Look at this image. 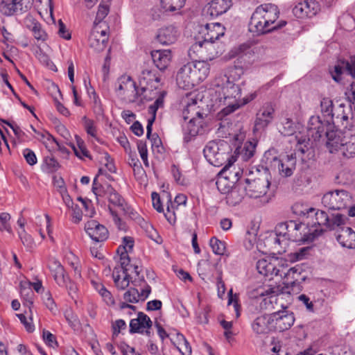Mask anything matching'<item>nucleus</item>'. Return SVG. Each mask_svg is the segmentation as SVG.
I'll return each instance as SVG.
<instances>
[{
  "label": "nucleus",
  "mask_w": 355,
  "mask_h": 355,
  "mask_svg": "<svg viewBox=\"0 0 355 355\" xmlns=\"http://www.w3.org/2000/svg\"><path fill=\"white\" fill-rule=\"evenodd\" d=\"M294 214L304 217L303 223L307 227H316L320 229L314 230L315 236L320 235L322 232L327 230H335L336 227L345 225V217L343 214H332L331 216L324 211L316 210L313 207H304L302 205L296 203L293 207Z\"/></svg>",
  "instance_id": "f257e3e1"
},
{
  "label": "nucleus",
  "mask_w": 355,
  "mask_h": 355,
  "mask_svg": "<svg viewBox=\"0 0 355 355\" xmlns=\"http://www.w3.org/2000/svg\"><path fill=\"white\" fill-rule=\"evenodd\" d=\"M279 14L278 8L274 4L258 6L251 16L249 31L256 35H261L283 28L286 21H277Z\"/></svg>",
  "instance_id": "f03ea898"
},
{
  "label": "nucleus",
  "mask_w": 355,
  "mask_h": 355,
  "mask_svg": "<svg viewBox=\"0 0 355 355\" xmlns=\"http://www.w3.org/2000/svg\"><path fill=\"white\" fill-rule=\"evenodd\" d=\"M311 121H315L318 125L315 127L309 126L306 132H295V125L293 121L288 118H284L281 122L279 132L284 136H292L294 133L295 136L290 139L291 143H295V150L300 153L301 155H304L308 153L311 148V139L309 136L311 135L314 140L322 137L324 132V128L322 125L318 118L312 117Z\"/></svg>",
  "instance_id": "7ed1b4c3"
},
{
  "label": "nucleus",
  "mask_w": 355,
  "mask_h": 355,
  "mask_svg": "<svg viewBox=\"0 0 355 355\" xmlns=\"http://www.w3.org/2000/svg\"><path fill=\"white\" fill-rule=\"evenodd\" d=\"M209 64L205 60L188 62L178 71L177 84L183 89H190L209 76Z\"/></svg>",
  "instance_id": "20e7f679"
},
{
  "label": "nucleus",
  "mask_w": 355,
  "mask_h": 355,
  "mask_svg": "<svg viewBox=\"0 0 355 355\" xmlns=\"http://www.w3.org/2000/svg\"><path fill=\"white\" fill-rule=\"evenodd\" d=\"M325 134L327 138L326 146L329 153H338L346 158L355 156V133L351 130L345 131L342 138L334 130L327 131Z\"/></svg>",
  "instance_id": "39448f33"
},
{
  "label": "nucleus",
  "mask_w": 355,
  "mask_h": 355,
  "mask_svg": "<svg viewBox=\"0 0 355 355\" xmlns=\"http://www.w3.org/2000/svg\"><path fill=\"white\" fill-rule=\"evenodd\" d=\"M236 70L237 69L235 67L230 71V75L220 74L214 81V85L220 88V98H223L224 104L226 106L229 102L238 101L241 95V88L235 83L236 80L239 79V76L236 78L233 75Z\"/></svg>",
  "instance_id": "423d86ee"
},
{
  "label": "nucleus",
  "mask_w": 355,
  "mask_h": 355,
  "mask_svg": "<svg viewBox=\"0 0 355 355\" xmlns=\"http://www.w3.org/2000/svg\"><path fill=\"white\" fill-rule=\"evenodd\" d=\"M98 178V175L94 178L92 184V191L97 201L98 202L100 197H106L110 205L127 213L126 204L123 198L107 182H99Z\"/></svg>",
  "instance_id": "0eeeda50"
},
{
  "label": "nucleus",
  "mask_w": 355,
  "mask_h": 355,
  "mask_svg": "<svg viewBox=\"0 0 355 355\" xmlns=\"http://www.w3.org/2000/svg\"><path fill=\"white\" fill-rule=\"evenodd\" d=\"M229 148L228 144L224 141H211L205 147L203 153L210 164L220 166L229 159Z\"/></svg>",
  "instance_id": "6e6552de"
},
{
  "label": "nucleus",
  "mask_w": 355,
  "mask_h": 355,
  "mask_svg": "<svg viewBox=\"0 0 355 355\" xmlns=\"http://www.w3.org/2000/svg\"><path fill=\"white\" fill-rule=\"evenodd\" d=\"M116 89L117 95L125 102L132 103L137 101L144 94L137 87L136 83L129 76H122L118 79Z\"/></svg>",
  "instance_id": "1a4fd4ad"
},
{
  "label": "nucleus",
  "mask_w": 355,
  "mask_h": 355,
  "mask_svg": "<svg viewBox=\"0 0 355 355\" xmlns=\"http://www.w3.org/2000/svg\"><path fill=\"white\" fill-rule=\"evenodd\" d=\"M352 197L343 189L326 193L322 198V204L329 209H343L350 205Z\"/></svg>",
  "instance_id": "9d476101"
},
{
  "label": "nucleus",
  "mask_w": 355,
  "mask_h": 355,
  "mask_svg": "<svg viewBox=\"0 0 355 355\" xmlns=\"http://www.w3.org/2000/svg\"><path fill=\"white\" fill-rule=\"evenodd\" d=\"M189 55L191 53L196 54L202 60H212L221 54L218 44L214 41L198 40L191 45L189 49Z\"/></svg>",
  "instance_id": "9b49d317"
},
{
  "label": "nucleus",
  "mask_w": 355,
  "mask_h": 355,
  "mask_svg": "<svg viewBox=\"0 0 355 355\" xmlns=\"http://www.w3.org/2000/svg\"><path fill=\"white\" fill-rule=\"evenodd\" d=\"M132 284L135 287H140L141 291L139 292L135 287L130 288L123 294L124 300L133 304L145 301L151 292V287L146 283L144 277L143 276L135 277L132 281Z\"/></svg>",
  "instance_id": "f8f14e48"
},
{
  "label": "nucleus",
  "mask_w": 355,
  "mask_h": 355,
  "mask_svg": "<svg viewBox=\"0 0 355 355\" xmlns=\"http://www.w3.org/2000/svg\"><path fill=\"white\" fill-rule=\"evenodd\" d=\"M216 186L218 191L222 193H227L225 197L226 202L230 206H236L239 204L246 195L244 189V184L241 182L238 183L234 188L225 185V181L219 179L216 182Z\"/></svg>",
  "instance_id": "ddd939ff"
},
{
  "label": "nucleus",
  "mask_w": 355,
  "mask_h": 355,
  "mask_svg": "<svg viewBox=\"0 0 355 355\" xmlns=\"http://www.w3.org/2000/svg\"><path fill=\"white\" fill-rule=\"evenodd\" d=\"M270 182L266 177H259L254 180H245L244 189L250 198H258L266 194Z\"/></svg>",
  "instance_id": "4468645a"
},
{
  "label": "nucleus",
  "mask_w": 355,
  "mask_h": 355,
  "mask_svg": "<svg viewBox=\"0 0 355 355\" xmlns=\"http://www.w3.org/2000/svg\"><path fill=\"white\" fill-rule=\"evenodd\" d=\"M33 0H1L0 11L5 16L21 14L29 10Z\"/></svg>",
  "instance_id": "2eb2a0df"
},
{
  "label": "nucleus",
  "mask_w": 355,
  "mask_h": 355,
  "mask_svg": "<svg viewBox=\"0 0 355 355\" xmlns=\"http://www.w3.org/2000/svg\"><path fill=\"white\" fill-rule=\"evenodd\" d=\"M160 81L159 76H157V71L148 69L142 71L139 77V84L141 85V92L144 94L141 100L150 101L151 97H148L147 92L153 91L158 87Z\"/></svg>",
  "instance_id": "dca6fc26"
},
{
  "label": "nucleus",
  "mask_w": 355,
  "mask_h": 355,
  "mask_svg": "<svg viewBox=\"0 0 355 355\" xmlns=\"http://www.w3.org/2000/svg\"><path fill=\"white\" fill-rule=\"evenodd\" d=\"M274 115L275 109L272 104L269 103L264 104L256 114L254 132L264 130L272 121Z\"/></svg>",
  "instance_id": "f3484780"
},
{
  "label": "nucleus",
  "mask_w": 355,
  "mask_h": 355,
  "mask_svg": "<svg viewBox=\"0 0 355 355\" xmlns=\"http://www.w3.org/2000/svg\"><path fill=\"white\" fill-rule=\"evenodd\" d=\"M322 0H304L293 8L294 15L298 18L312 17L321 10Z\"/></svg>",
  "instance_id": "a211bd4d"
},
{
  "label": "nucleus",
  "mask_w": 355,
  "mask_h": 355,
  "mask_svg": "<svg viewBox=\"0 0 355 355\" xmlns=\"http://www.w3.org/2000/svg\"><path fill=\"white\" fill-rule=\"evenodd\" d=\"M303 225V223H297L294 220L282 223L276 228V232H279V234L282 235L284 240L296 242L300 241L302 237L299 230Z\"/></svg>",
  "instance_id": "6ab92c4d"
},
{
  "label": "nucleus",
  "mask_w": 355,
  "mask_h": 355,
  "mask_svg": "<svg viewBox=\"0 0 355 355\" xmlns=\"http://www.w3.org/2000/svg\"><path fill=\"white\" fill-rule=\"evenodd\" d=\"M296 150L291 155H287L282 158L274 157L272 166L277 168L279 174L283 177H290L293 173L296 166Z\"/></svg>",
  "instance_id": "aec40b11"
},
{
  "label": "nucleus",
  "mask_w": 355,
  "mask_h": 355,
  "mask_svg": "<svg viewBox=\"0 0 355 355\" xmlns=\"http://www.w3.org/2000/svg\"><path fill=\"white\" fill-rule=\"evenodd\" d=\"M108 35L106 30H101L96 25L91 31L88 38L89 46L96 52L103 51L107 46Z\"/></svg>",
  "instance_id": "412c9836"
},
{
  "label": "nucleus",
  "mask_w": 355,
  "mask_h": 355,
  "mask_svg": "<svg viewBox=\"0 0 355 355\" xmlns=\"http://www.w3.org/2000/svg\"><path fill=\"white\" fill-rule=\"evenodd\" d=\"M153 322L150 318L143 312H139L137 318H133L130 322V334H145L150 337L151 336L150 329Z\"/></svg>",
  "instance_id": "4be33fe9"
},
{
  "label": "nucleus",
  "mask_w": 355,
  "mask_h": 355,
  "mask_svg": "<svg viewBox=\"0 0 355 355\" xmlns=\"http://www.w3.org/2000/svg\"><path fill=\"white\" fill-rule=\"evenodd\" d=\"M271 317L272 318L273 330L279 332L290 329L295 322L293 313L285 311L274 313Z\"/></svg>",
  "instance_id": "5701e85b"
},
{
  "label": "nucleus",
  "mask_w": 355,
  "mask_h": 355,
  "mask_svg": "<svg viewBox=\"0 0 355 355\" xmlns=\"http://www.w3.org/2000/svg\"><path fill=\"white\" fill-rule=\"evenodd\" d=\"M85 230L91 239L96 242L104 241L109 236L107 229L95 220H89L85 225Z\"/></svg>",
  "instance_id": "b1692460"
},
{
  "label": "nucleus",
  "mask_w": 355,
  "mask_h": 355,
  "mask_svg": "<svg viewBox=\"0 0 355 355\" xmlns=\"http://www.w3.org/2000/svg\"><path fill=\"white\" fill-rule=\"evenodd\" d=\"M225 27L220 23L213 22L207 24L202 27L199 34L202 40L214 41L218 40L225 34Z\"/></svg>",
  "instance_id": "393cba45"
},
{
  "label": "nucleus",
  "mask_w": 355,
  "mask_h": 355,
  "mask_svg": "<svg viewBox=\"0 0 355 355\" xmlns=\"http://www.w3.org/2000/svg\"><path fill=\"white\" fill-rule=\"evenodd\" d=\"M336 231V240L343 246L349 249H355V232L349 227L342 225Z\"/></svg>",
  "instance_id": "a878e982"
},
{
  "label": "nucleus",
  "mask_w": 355,
  "mask_h": 355,
  "mask_svg": "<svg viewBox=\"0 0 355 355\" xmlns=\"http://www.w3.org/2000/svg\"><path fill=\"white\" fill-rule=\"evenodd\" d=\"M232 6L231 0H211L205 10V15L218 17L226 12Z\"/></svg>",
  "instance_id": "bb28decb"
},
{
  "label": "nucleus",
  "mask_w": 355,
  "mask_h": 355,
  "mask_svg": "<svg viewBox=\"0 0 355 355\" xmlns=\"http://www.w3.org/2000/svg\"><path fill=\"white\" fill-rule=\"evenodd\" d=\"M48 267L58 286L66 284V281H69V276L58 260L50 259Z\"/></svg>",
  "instance_id": "cd10ccee"
},
{
  "label": "nucleus",
  "mask_w": 355,
  "mask_h": 355,
  "mask_svg": "<svg viewBox=\"0 0 355 355\" xmlns=\"http://www.w3.org/2000/svg\"><path fill=\"white\" fill-rule=\"evenodd\" d=\"M252 327L257 334H266L273 330L271 315H263L257 317L252 322Z\"/></svg>",
  "instance_id": "c85d7f7f"
},
{
  "label": "nucleus",
  "mask_w": 355,
  "mask_h": 355,
  "mask_svg": "<svg viewBox=\"0 0 355 355\" xmlns=\"http://www.w3.org/2000/svg\"><path fill=\"white\" fill-rule=\"evenodd\" d=\"M151 57L155 66L160 70H165L169 65L172 54L170 50H155L151 52Z\"/></svg>",
  "instance_id": "c756f323"
},
{
  "label": "nucleus",
  "mask_w": 355,
  "mask_h": 355,
  "mask_svg": "<svg viewBox=\"0 0 355 355\" xmlns=\"http://www.w3.org/2000/svg\"><path fill=\"white\" fill-rule=\"evenodd\" d=\"M178 35V31L175 27L168 26L159 29L157 40L162 44L169 45L177 40Z\"/></svg>",
  "instance_id": "7c9ffc66"
},
{
  "label": "nucleus",
  "mask_w": 355,
  "mask_h": 355,
  "mask_svg": "<svg viewBox=\"0 0 355 355\" xmlns=\"http://www.w3.org/2000/svg\"><path fill=\"white\" fill-rule=\"evenodd\" d=\"M112 278L116 287L120 290H125L130 282V275L125 272L121 268H114L112 272Z\"/></svg>",
  "instance_id": "2f4dec72"
},
{
  "label": "nucleus",
  "mask_w": 355,
  "mask_h": 355,
  "mask_svg": "<svg viewBox=\"0 0 355 355\" xmlns=\"http://www.w3.org/2000/svg\"><path fill=\"white\" fill-rule=\"evenodd\" d=\"M257 96V92H254L248 94L243 98H239L238 101L229 102L227 103V106H225L223 109H222L221 113L224 116L228 115L239 109L241 106L249 103L254 98H256Z\"/></svg>",
  "instance_id": "473e14b6"
},
{
  "label": "nucleus",
  "mask_w": 355,
  "mask_h": 355,
  "mask_svg": "<svg viewBox=\"0 0 355 355\" xmlns=\"http://www.w3.org/2000/svg\"><path fill=\"white\" fill-rule=\"evenodd\" d=\"M203 117L200 112H196V116H191L187 124V131L191 137L202 133Z\"/></svg>",
  "instance_id": "72a5a7b5"
},
{
  "label": "nucleus",
  "mask_w": 355,
  "mask_h": 355,
  "mask_svg": "<svg viewBox=\"0 0 355 355\" xmlns=\"http://www.w3.org/2000/svg\"><path fill=\"white\" fill-rule=\"evenodd\" d=\"M333 114V123H340L342 125H345L347 124L349 116L353 114L350 106L341 103L334 110Z\"/></svg>",
  "instance_id": "f704fd0d"
},
{
  "label": "nucleus",
  "mask_w": 355,
  "mask_h": 355,
  "mask_svg": "<svg viewBox=\"0 0 355 355\" xmlns=\"http://www.w3.org/2000/svg\"><path fill=\"white\" fill-rule=\"evenodd\" d=\"M164 106V97L159 96L155 101L148 107V112L151 114V116L148 119V124L146 126V137L147 138H150L151 132H152V126L156 119L157 111L159 107H162Z\"/></svg>",
  "instance_id": "c9c22d12"
},
{
  "label": "nucleus",
  "mask_w": 355,
  "mask_h": 355,
  "mask_svg": "<svg viewBox=\"0 0 355 355\" xmlns=\"http://www.w3.org/2000/svg\"><path fill=\"white\" fill-rule=\"evenodd\" d=\"M228 163L225 164V166L220 171V174L223 175L224 181L226 180H230L232 182L234 181H238L242 171L239 168H236L234 166H233V162L230 157H229V159H227Z\"/></svg>",
  "instance_id": "e433bc0d"
},
{
  "label": "nucleus",
  "mask_w": 355,
  "mask_h": 355,
  "mask_svg": "<svg viewBox=\"0 0 355 355\" xmlns=\"http://www.w3.org/2000/svg\"><path fill=\"white\" fill-rule=\"evenodd\" d=\"M26 26L32 31L34 37L37 41L44 42L46 40L47 34L37 21L34 19H30L28 20Z\"/></svg>",
  "instance_id": "4c0bfd02"
},
{
  "label": "nucleus",
  "mask_w": 355,
  "mask_h": 355,
  "mask_svg": "<svg viewBox=\"0 0 355 355\" xmlns=\"http://www.w3.org/2000/svg\"><path fill=\"white\" fill-rule=\"evenodd\" d=\"M115 268H121L125 272H132L135 273L137 277H139L140 270L137 266H132L130 264V257L128 252H122L120 256V266H116Z\"/></svg>",
  "instance_id": "58836bf2"
},
{
  "label": "nucleus",
  "mask_w": 355,
  "mask_h": 355,
  "mask_svg": "<svg viewBox=\"0 0 355 355\" xmlns=\"http://www.w3.org/2000/svg\"><path fill=\"white\" fill-rule=\"evenodd\" d=\"M76 146L74 144L71 145L75 155L80 159H83L84 157H89L91 159L89 151L87 150L83 140L79 136L76 135Z\"/></svg>",
  "instance_id": "ea45409f"
},
{
  "label": "nucleus",
  "mask_w": 355,
  "mask_h": 355,
  "mask_svg": "<svg viewBox=\"0 0 355 355\" xmlns=\"http://www.w3.org/2000/svg\"><path fill=\"white\" fill-rule=\"evenodd\" d=\"M162 8L166 12H175L182 8L186 0H160Z\"/></svg>",
  "instance_id": "a19ab883"
},
{
  "label": "nucleus",
  "mask_w": 355,
  "mask_h": 355,
  "mask_svg": "<svg viewBox=\"0 0 355 355\" xmlns=\"http://www.w3.org/2000/svg\"><path fill=\"white\" fill-rule=\"evenodd\" d=\"M320 107L322 114L329 120H334V105L333 101L329 98H323L320 101Z\"/></svg>",
  "instance_id": "79ce46f5"
},
{
  "label": "nucleus",
  "mask_w": 355,
  "mask_h": 355,
  "mask_svg": "<svg viewBox=\"0 0 355 355\" xmlns=\"http://www.w3.org/2000/svg\"><path fill=\"white\" fill-rule=\"evenodd\" d=\"M60 167L58 162L53 157H46L44 159V170L47 173L57 171Z\"/></svg>",
  "instance_id": "37998d69"
},
{
  "label": "nucleus",
  "mask_w": 355,
  "mask_h": 355,
  "mask_svg": "<svg viewBox=\"0 0 355 355\" xmlns=\"http://www.w3.org/2000/svg\"><path fill=\"white\" fill-rule=\"evenodd\" d=\"M68 263L73 269L75 276L81 277V268L79 259L72 252L67 256Z\"/></svg>",
  "instance_id": "c03bdc74"
},
{
  "label": "nucleus",
  "mask_w": 355,
  "mask_h": 355,
  "mask_svg": "<svg viewBox=\"0 0 355 355\" xmlns=\"http://www.w3.org/2000/svg\"><path fill=\"white\" fill-rule=\"evenodd\" d=\"M209 245L214 254L223 255L225 251V244L224 242L218 240L216 237H212L210 239Z\"/></svg>",
  "instance_id": "a18cd8bd"
},
{
  "label": "nucleus",
  "mask_w": 355,
  "mask_h": 355,
  "mask_svg": "<svg viewBox=\"0 0 355 355\" xmlns=\"http://www.w3.org/2000/svg\"><path fill=\"white\" fill-rule=\"evenodd\" d=\"M343 62H345L344 59L338 60L334 69L330 71L332 78L337 83L341 80V76L345 71V67L343 66Z\"/></svg>",
  "instance_id": "49530a36"
},
{
  "label": "nucleus",
  "mask_w": 355,
  "mask_h": 355,
  "mask_svg": "<svg viewBox=\"0 0 355 355\" xmlns=\"http://www.w3.org/2000/svg\"><path fill=\"white\" fill-rule=\"evenodd\" d=\"M178 339L179 340V345L178 348L182 355H191V347L189 343L186 340L182 334H178Z\"/></svg>",
  "instance_id": "de8ad7c7"
},
{
  "label": "nucleus",
  "mask_w": 355,
  "mask_h": 355,
  "mask_svg": "<svg viewBox=\"0 0 355 355\" xmlns=\"http://www.w3.org/2000/svg\"><path fill=\"white\" fill-rule=\"evenodd\" d=\"M255 148L256 146L252 142H247L245 144L241 153L243 161H248L253 157L255 152Z\"/></svg>",
  "instance_id": "09e8293b"
},
{
  "label": "nucleus",
  "mask_w": 355,
  "mask_h": 355,
  "mask_svg": "<svg viewBox=\"0 0 355 355\" xmlns=\"http://www.w3.org/2000/svg\"><path fill=\"white\" fill-rule=\"evenodd\" d=\"M211 309L209 306H206L204 308H202L197 312V322L199 324H207L209 322L208 315L210 312Z\"/></svg>",
  "instance_id": "8fccbe9b"
},
{
  "label": "nucleus",
  "mask_w": 355,
  "mask_h": 355,
  "mask_svg": "<svg viewBox=\"0 0 355 355\" xmlns=\"http://www.w3.org/2000/svg\"><path fill=\"white\" fill-rule=\"evenodd\" d=\"M343 66L345 67L347 73L355 78V56H350L349 60H345Z\"/></svg>",
  "instance_id": "3c124183"
},
{
  "label": "nucleus",
  "mask_w": 355,
  "mask_h": 355,
  "mask_svg": "<svg viewBox=\"0 0 355 355\" xmlns=\"http://www.w3.org/2000/svg\"><path fill=\"white\" fill-rule=\"evenodd\" d=\"M84 123V127L87 132V133L91 135L92 137H96V129L94 126V121L91 119L87 118V116H83L82 119Z\"/></svg>",
  "instance_id": "603ef678"
},
{
  "label": "nucleus",
  "mask_w": 355,
  "mask_h": 355,
  "mask_svg": "<svg viewBox=\"0 0 355 355\" xmlns=\"http://www.w3.org/2000/svg\"><path fill=\"white\" fill-rule=\"evenodd\" d=\"M10 215L8 213H1L0 214V230L3 231L6 230L8 232H11V227L9 224V220H10Z\"/></svg>",
  "instance_id": "864d4df0"
},
{
  "label": "nucleus",
  "mask_w": 355,
  "mask_h": 355,
  "mask_svg": "<svg viewBox=\"0 0 355 355\" xmlns=\"http://www.w3.org/2000/svg\"><path fill=\"white\" fill-rule=\"evenodd\" d=\"M110 12V6L107 4L100 3L98 6V11L96 13V17L95 19V22L98 21L101 22L103 19L106 17Z\"/></svg>",
  "instance_id": "5fc2aeb1"
},
{
  "label": "nucleus",
  "mask_w": 355,
  "mask_h": 355,
  "mask_svg": "<svg viewBox=\"0 0 355 355\" xmlns=\"http://www.w3.org/2000/svg\"><path fill=\"white\" fill-rule=\"evenodd\" d=\"M93 94V110L96 114L98 116H102L104 113V110L103 108V105L101 101L96 94V93L94 91L92 92Z\"/></svg>",
  "instance_id": "6e6d98bb"
},
{
  "label": "nucleus",
  "mask_w": 355,
  "mask_h": 355,
  "mask_svg": "<svg viewBox=\"0 0 355 355\" xmlns=\"http://www.w3.org/2000/svg\"><path fill=\"white\" fill-rule=\"evenodd\" d=\"M108 209H109L110 214L112 216L113 221H114V224L116 225V226L117 227V228L119 230L125 231L126 230L125 223L121 220V218L119 217L117 213L115 211H114L110 206L108 207Z\"/></svg>",
  "instance_id": "4d7b16f0"
},
{
  "label": "nucleus",
  "mask_w": 355,
  "mask_h": 355,
  "mask_svg": "<svg viewBox=\"0 0 355 355\" xmlns=\"http://www.w3.org/2000/svg\"><path fill=\"white\" fill-rule=\"evenodd\" d=\"M198 107H196V101H193V103H188L186 108L184 109L182 112L183 119L186 121L187 119H191L192 116H189V114L192 112L196 115V112H199L198 110Z\"/></svg>",
  "instance_id": "13d9d810"
},
{
  "label": "nucleus",
  "mask_w": 355,
  "mask_h": 355,
  "mask_svg": "<svg viewBox=\"0 0 355 355\" xmlns=\"http://www.w3.org/2000/svg\"><path fill=\"white\" fill-rule=\"evenodd\" d=\"M23 155L26 161V162L31 165L33 166L37 163V157L35 154V153L29 149V148H25L23 150Z\"/></svg>",
  "instance_id": "bf43d9fd"
},
{
  "label": "nucleus",
  "mask_w": 355,
  "mask_h": 355,
  "mask_svg": "<svg viewBox=\"0 0 355 355\" xmlns=\"http://www.w3.org/2000/svg\"><path fill=\"white\" fill-rule=\"evenodd\" d=\"M112 328L113 331V336H117L121 330L126 328V323L122 319H119L112 322Z\"/></svg>",
  "instance_id": "052dcab7"
},
{
  "label": "nucleus",
  "mask_w": 355,
  "mask_h": 355,
  "mask_svg": "<svg viewBox=\"0 0 355 355\" xmlns=\"http://www.w3.org/2000/svg\"><path fill=\"white\" fill-rule=\"evenodd\" d=\"M43 339L46 345L51 347H55L58 345L55 336L49 331H43Z\"/></svg>",
  "instance_id": "680f3d73"
},
{
  "label": "nucleus",
  "mask_w": 355,
  "mask_h": 355,
  "mask_svg": "<svg viewBox=\"0 0 355 355\" xmlns=\"http://www.w3.org/2000/svg\"><path fill=\"white\" fill-rule=\"evenodd\" d=\"M153 207L159 213L164 211V209L161 202L160 196L157 192H153L151 194Z\"/></svg>",
  "instance_id": "e2e57ef3"
},
{
  "label": "nucleus",
  "mask_w": 355,
  "mask_h": 355,
  "mask_svg": "<svg viewBox=\"0 0 355 355\" xmlns=\"http://www.w3.org/2000/svg\"><path fill=\"white\" fill-rule=\"evenodd\" d=\"M101 288L99 294L101 295V297H103L105 302L108 305L114 304V300L112 297L111 293L109 291H107L106 289V288H103L102 286Z\"/></svg>",
  "instance_id": "0e129e2a"
},
{
  "label": "nucleus",
  "mask_w": 355,
  "mask_h": 355,
  "mask_svg": "<svg viewBox=\"0 0 355 355\" xmlns=\"http://www.w3.org/2000/svg\"><path fill=\"white\" fill-rule=\"evenodd\" d=\"M58 35L65 39V40H69L71 39V34L69 32V31L67 29L66 26L62 22L61 19L58 21Z\"/></svg>",
  "instance_id": "69168bd1"
},
{
  "label": "nucleus",
  "mask_w": 355,
  "mask_h": 355,
  "mask_svg": "<svg viewBox=\"0 0 355 355\" xmlns=\"http://www.w3.org/2000/svg\"><path fill=\"white\" fill-rule=\"evenodd\" d=\"M53 184L58 189V191L62 196H63V193H67L65 183L62 178L59 177L58 178L57 177H54Z\"/></svg>",
  "instance_id": "338daca9"
},
{
  "label": "nucleus",
  "mask_w": 355,
  "mask_h": 355,
  "mask_svg": "<svg viewBox=\"0 0 355 355\" xmlns=\"http://www.w3.org/2000/svg\"><path fill=\"white\" fill-rule=\"evenodd\" d=\"M345 95L349 103H355V83H352L347 88Z\"/></svg>",
  "instance_id": "774afa93"
}]
</instances>
